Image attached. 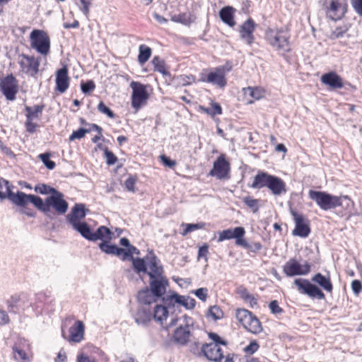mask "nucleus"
<instances>
[{
	"mask_svg": "<svg viewBox=\"0 0 362 362\" xmlns=\"http://www.w3.org/2000/svg\"><path fill=\"white\" fill-rule=\"evenodd\" d=\"M230 163L226 160L223 154L219 156L214 162L213 168L209 172V175L223 180L229 177Z\"/></svg>",
	"mask_w": 362,
	"mask_h": 362,
	"instance_id": "nucleus-12",
	"label": "nucleus"
},
{
	"mask_svg": "<svg viewBox=\"0 0 362 362\" xmlns=\"http://www.w3.org/2000/svg\"><path fill=\"white\" fill-rule=\"evenodd\" d=\"M311 270V264L305 262L300 264L295 258L288 260L283 266V272L286 276H305L308 274Z\"/></svg>",
	"mask_w": 362,
	"mask_h": 362,
	"instance_id": "nucleus-7",
	"label": "nucleus"
},
{
	"mask_svg": "<svg viewBox=\"0 0 362 362\" xmlns=\"http://www.w3.org/2000/svg\"><path fill=\"white\" fill-rule=\"evenodd\" d=\"M139 255L140 254L139 250H138L136 247L131 245L129 247H128L127 250L124 249V252L122 254V259L123 261L129 259L132 260V258H134L133 257V255Z\"/></svg>",
	"mask_w": 362,
	"mask_h": 362,
	"instance_id": "nucleus-46",
	"label": "nucleus"
},
{
	"mask_svg": "<svg viewBox=\"0 0 362 362\" xmlns=\"http://www.w3.org/2000/svg\"><path fill=\"white\" fill-rule=\"evenodd\" d=\"M3 182L5 185V189L7 192L6 199H8L13 204L18 206L25 207L28 203H32L39 209L40 197L34 194H27L21 191L14 193L12 192L13 185L6 180H4Z\"/></svg>",
	"mask_w": 362,
	"mask_h": 362,
	"instance_id": "nucleus-4",
	"label": "nucleus"
},
{
	"mask_svg": "<svg viewBox=\"0 0 362 362\" xmlns=\"http://www.w3.org/2000/svg\"><path fill=\"white\" fill-rule=\"evenodd\" d=\"M275 196H279L286 192L285 182L279 177L272 175L267 187Z\"/></svg>",
	"mask_w": 362,
	"mask_h": 362,
	"instance_id": "nucleus-28",
	"label": "nucleus"
},
{
	"mask_svg": "<svg viewBox=\"0 0 362 362\" xmlns=\"http://www.w3.org/2000/svg\"><path fill=\"white\" fill-rule=\"evenodd\" d=\"M245 234V230L243 227H241L240 235L235 238V244L237 245L242 246L244 248H250V245L248 244V243L246 241V240L244 239Z\"/></svg>",
	"mask_w": 362,
	"mask_h": 362,
	"instance_id": "nucleus-51",
	"label": "nucleus"
},
{
	"mask_svg": "<svg viewBox=\"0 0 362 362\" xmlns=\"http://www.w3.org/2000/svg\"><path fill=\"white\" fill-rule=\"evenodd\" d=\"M345 7L343 0H332L327 8V15L333 21L339 20L344 14Z\"/></svg>",
	"mask_w": 362,
	"mask_h": 362,
	"instance_id": "nucleus-19",
	"label": "nucleus"
},
{
	"mask_svg": "<svg viewBox=\"0 0 362 362\" xmlns=\"http://www.w3.org/2000/svg\"><path fill=\"white\" fill-rule=\"evenodd\" d=\"M111 230L106 226H100L95 232H92L90 241H96L98 240H103L105 237H107L109 240L112 239Z\"/></svg>",
	"mask_w": 362,
	"mask_h": 362,
	"instance_id": "nucleus-36",
	"label": "nucleus"
},
{
	"mask_svg": "<svg viewBox=\"0 0 362 362\" xmlns=\"http://www.w3.org/2000/svg\"><path fill=\"white\" fill-rule=\"evenodd\" d=\"M312 281L317 284L327 292H332L333 289L332 284L329 277H326L320 273H317L312 277Z\"/></svg>",
	"mask_w": 362,
	"mask_h": 362,
	"instance_id": "nucleus-32",
	"label": "nucleus"
},
{
	"mask_svg": "<svg viewBox=\"0 0 362 362\" xmlns=\"http://www.w3.org/2000/svg\"><path fill=\"white\" fill-rule=\"evenodd\" d=\"M266 40L276 51L283 54L291 51L289 35L282 30L267 29Z\"/></svg>",
	"mask_w": 362,
	"mask_h": 362,
	"instance_id": "nucleus-3",
	"label": "nucleus"
},
{
	"mask_svg": "<svg viewBox=\"0 0 362 362\" xmlns=\"http://www.w3.org/2000/svg\"><path fill=\"white\" fill-rule=\"evenodd\" d=\"M77 362H95V360L93 357H89L83 353H80L77 356Z\"/></svg>",
	"mask_w": 362,
	"mask_h": 362,
	"instance_id": "nucleus-63",
	"label": "nucleus"
},
{
	"mask_svg": "<svg viewBox=\"0 0 362 362\" xmlns=\"http://www.w3.org/2000/svg\"><path fill=\"white\" fill-rule=\"evenodd\" d=\"M71 227L79 233L82 237L90 241L92 231L90 226L87 223L81 221L71 226Z\"/></svg>",
	"mask_w": 362,
	"mask_h": 362,
	"instance_id": "nucleus-35",
	"label": "nucleus"
},
{
	"mask_svg": "<svg viewBox=\"0 0 362 362\" xmlns=\"http://www.w3.org/2000/svg\"><path fill=\"white\" fill-rule=\"evenodd\" d=\"M163 302L168 307L174 306L175 303L184 306L187 309H192L194 308L196 301L189 296H180L177 293H173L167 298H163Z\"/></svg>",
	"mask_w": 362,
	"mask_h": 362,
	"instance_id": "nucleus-17",
	"label": "nucleus"
},
{
	"mask_svg": "<svg viewBox=\"0 0 362 362\" xmlns=\"http://www.w3.org/2000/svg\"><path fill=\"white\" fill-rule=\"evenodd\" d=\"M241 226L235 228H228L218 233V242H223L226 240H230L240 235Z\"/></svg>",
	"mask_w": 362,
	"mask_h": 362,
	"instance_id": "nucleus-34",
	"label": "nucleus"
},
{
	"mask_svg": "<svg viewBox=\"0 0 362 362\" xmlns=\"http://www.w3.org/2000/svg\"><path fill=\"white\" fill-rule=\"evenodd\" d=\"M350 25L349 24L343 25L342 26L337 27L332 33L330 35L331 39H339L343 37L348 32Z\"/></svg>",
	"mask_w": 362,
	"mask_h": 362,
	"instance_id": "nucleus-43",
	"label": "nucleus"
},
{
	"mask_svg": "<svg viewBox=\"0 0 362 362\" xmlns=\"http://www.w3.org/2000/svg\"><path fill=\"white\" fill-rule=\"evenodd\" d=\"M168 286V279L163 276H151L149 280V289L161 298L163 302V298H167L170 295L165 296L167 286Z\"/></svg>",
	"mask_w": 362,
	"mask_h": 362,
	"instance_id": "nucleus-16",
	"label": "nucleus"
},
{
	"mask_svg": "<svg viewBox=\"0 0 362 362\" xmlns=\"http://www.w3.org/2000/svg\"><path fill=\"white\" fill-rule=\"evenodd\" d=\"M291 214L295 222V228L292 231V235L303 238H307L310 233L308 220L296 211H292Z\"/></svg>",
	"mask_w": 362,
	"mask_h": 362,
	"instance_id": "nucleus-15",
	"label": "nucleus"
},
{
	"mask_svg": "<svg viewBox=\"0 0 362 362\" xmlns=\"http://www.w3.org/2000/svg\"><path fill=\"white\" fill-rule=\"evenodd\" d=\"M201 352L209 361L214 362H233V358L229 356H225L223 351L218 344L213 343L203 344Z\"/></svg>",
	"mask_w": 362,
	"mask_h": 362,
	"instance_id": "nucleus-8",
	"label": "nucleus"
},
{
	"mask_svg": "<svg viewBox=\"0 0 362 362\" xmlns=\"http://www.w3.org/2000/svg\"><path fill=\"white\" fill-rule=\"evenodd\" d=\"M86 215L85 206L83 204H76L71 209V213L66 216V221L69 224L73 226L81 222Z\"/></svg>",
	"mask_w": 362,
	"mask_h": 362,
	"instance_id": "nucleus-21",
	"label": "nucleus"
},
{
	"mask_svg": "<svg viewBox=\"0 0 362 362\" xmlns=\"http://www.w3.org/2000/svg\"><path fill=\"white\" fill-rule=\"evenodd\" d=\"M231 67L226 66H220L214 69L213 71L208 74L206 79H202L203 81L216 85L219 88H224L226 86V73L230 71Z\"/></svg>",
	"mask_w": 362,
	"mask_h": 362,
	"instance_id": "nucleus-13",
	"label": "nucleus"
},
{
	"mask_svg": "<svg viewBox=\"0 0 362 362\" xmlns=\"http://www.w3.org/2000/svg\"><path fill=\"white\" fill-rule=\"evenodd\" d=\"M151 255L150 257L147 256L146 257V259L148 262V266L150 269V272H148L149 278H151V276L155 277L157 276H163V267L159 264L160 260L152 252H151Z\"/></svg>",
	"mask_w": 362,
	"mask_h": 362,
	"instance_id": "nucleus-25",
	"label": "nucleus"
},
{
	"mask_svg": "<svg viewBox=\"0 0 362 362\" xmlns=\"http://www.w3.org/2000/svg\"><path fill=\"white\" fill-rule=\"evenodd\" d=\"M137 299L142 306L149 308H151V306L152 304L154 305L158 303V300H161L160 297L155 296V293H153L148 287L139 291Z\"/></svg>",
	"mask_w": 362,
	"mask_h": 362,
	"instance_id": "nucleus-20",
	"label": "nucleus"
},
{
	"mask_svg": "<svg viewBox=\"0 0 362 362\" xmlns=\"http://www.w3.org/2000/svg\"><path fill=\"white\" fill-rule=\"evenodd\" d=\"M152 320L151 308L141 306L134 315V320L139 325L146 326Z\"/></svg>",
	"mask_w": 362,
	"mask_h": 362,
	"instance_id": "nucleus-26",
	"label": "nucleus"
},
{
	"mask_svg": "<svg viewBox=\"0 0 362 362\" xmlns=\"http://www.w3.org/2000/svg\"><path fill=\"white\" fill-rule=\"evenodd\" d=\"M51 207L54 208L59 214H65L68 209L69 204L64 199V194L58 190L54 194L47 197L45 202L40 198L38 210L49 216Z\"/></svg>",
	"mask_w": 362,
	"mask_h": 362,
	"instance_id": "nucleus-2",
	"label": "nucleus"
},
{
	"mask_svg": "<svg viewBox=\"0 0 362 362\" xmlns=\"http://www.w3.org/2000/svg\"><path fill=\"white\" fill-rule=\"evenodd\" d=\"M205 226H206V223L204 222H199L197 223H188L186 225V228L185 229L184 232L182 233V235H185L187 233H189L195 230L202 229L205 227Z\"/></svg>",
	"mask_w": 362,
	"mask_h": 362,
	"instance_id": "nucleus-53",
	"label": "nucleus"
},
{
	"mask_svg": "<svg viewBox=\"0 0 362 362\" xmlns=\"http://www.w3.org/2000/svg\"><path fill=\"white\" fill-rule=\"evenodd\" d=\"M133 267L136 273H147V264L145 259L143 258H132L131 260Z\"/></svg>",
	"mask_w": 362,
	"mask_h": 362,
	"instance_id": "nucleus-38",
	"label": "nucleus"
},
{
	"mask_svg": "<svg viewBox=\"0 0 362 362\" xmlns=\"http://www.w3.org/2000/svg\"><path fill=\"white\" fill-rule=\"evenodd\" d=\"M98 110L103 114L106 115L110 118H114L115 117V113L107 107L103 102H100L98 105Z\"/></svg>",
	"mask_w": 362,
	"mask_h": 362,
	"instance_id": "nucleus-54",
	"label": "nucleus"
},
{
	"mask_svg": "<svg viewBox=\"0 0 362 362\" xmlns=\"http://www.w3.org/2000/svg\"><path fill=\"white\" fill-rule=\"evenodd\" d=\"M95 88V83L93 81H88L86 82H83L81 84V91L84 94H87L90 91L93 90Z\"/></svg>",
	"mask_w": 362,
	"mask_h": 362,
	"instance_id": "nucleus-55",
	"label": "nucleus"
},
{
	"mask_svg": "<svg viewBox=\"0 0 362 362\" xmlns=\"http://www.w3.org/2000/svg\"><path fill=\"white\" fill-rule=\"evenodd\" d=\"M151 55V49L145 45L139 46V53L138 56V61L141 64L146 62Z\"/></svg>",
	"mask_w": 362,
	"mask_h": 362,
	"instance_id": "nucleus-39",
	"label": "nucleus"
},
{
	"mask_svg": "<svg viewBox=\"0 0 362 362\" xmlns=\"http://www.w3.org/2000/svg\"><path fill=\"white\" fill-rule=\"evenodd\" d=\"M70 78L68 75V68L64 66L56 72V88L55 90L64 93L69 87Z\"/></svg>",
	"mask_w": 362,
	"mask_h": 362,
	"instance_id": "nucleus-18",
	"label": "nucleus"
},
{
	"mask_svg": "<svg viewBox=\"0 0 362 362\" xmlns=\"http://www.w3.org/2000/svg\"><path fill=\"white\" fill-rule=\"evenodd\" d=\"M151 62L155 71L160 72L163 76H170V73L167 70V67L163 59L156 56L153 57Z\"/></svg>",
	"mask_w": 362,
	"mask_h": 362,
	"instance_id": "nucleus-37",
	"label": "nucleus"
},
{
	"mask_svg": "<svg viewBox=\"0 0 362 362\" xmlns=\"http://www.w3.org/2000/svg\"><path fill=\"white\" fill-rule=\"evenodd\" d=\"M351 4L356 12L362 16V0H351Z\"/></svg>",
	"mask_w": 362,
	"mask_h": 362,
	"instance_id": "nucleus-64",
	"label": "nucleus"
},
{
	"mask_svg": "<svg viewBox=\"0 0 362 362\" xmlns=\"http://www.w3.org/2000/svg\"><path fill=\"white\" fill-rule=\"evenodd\" d=\"M205 112L211 115H216L222 114V108L218 103H213L211 104V109H205Z\"/></svg>",
	"mask_w": 362,
	"mask_h": 362,
	"instance_id": "nucleus-56",
	"label": "nucleus"
},
{
	"mask_svg": "<svg viewBox=\"0 0 362 362\" xmlns=\"http://www.w3.org/2000/svg\"><path fill=\"white\" fill-rule=\"evenodd\" d=\"M252 315V313L246 309H238L236 310V318L243 327L248 322Z\"/></svg>",
	"mask_w": 362,
	"mask_h": 362,
	"instance_id": "nucleus-40",
	"label": "nucleus"
},
{
	"mask_svg": "<svg viewBox=\"0 0 362 362\" xmlns=\"http://www.w3.org/2000/svg\"><path fill=\"white\" fill-rule=\"evenodd\" d=\"M21 300V297L18 294L13 295L7 300V305L9 312L16 313L17 305Z\"/></svg>",
	"mask_w": 362,
	"mask_h": 362,
	"instance_id": "nucleus-48",
	"label": "nucleus"
},
{
	"mask_svg": "<svg viewBox=\"0 0 362 362\" xmlns=\"http://www.w3.org/2000/svg\"><path fill=\"white\" fill-rule=\"evenodd\" d=\"M243 202L249 207L250 208L253 213H256L259 210V205L258 202L259 200L256 199H253L250 197H245L243 199Z\"/></svg>",
	"mask_w": 362,
	"mask_h": 362,
	"instance_id": "nucleus-49",
	"label": "nucleus"
},
{
	"mask_svg": "<svg viewBox=\"0 0 362 362\" xmlns=\"http://www.w3.org/2000/svg\"><path fill=\"white\" fill-rule=\"evenodd\" d=\"M160 160L163 165L170 168H173L176 165V162L175 160H171L169 157L166 156L165 155L160 156Z\"/></svg>",
	"mask_w": 362,
	"mask_h": 362,
	"instance_id": "nucleus-61",
	"label": "nucleus"
},
{
	"mask_svg": "<svg viewBox=\"0 0 362 362\" xmlns=\"http://www.w3.org/2000/svg\"><path fill=\"white\" fill-rule=\"evenodd\" d=\"M269 308L272 312V313L274 315H279L283 313V309L279 307L278 301L276 300H274L270 302L269 305Z\"/></svg>",
	"mask_w": 362,
	"mask_h": 362,
	"instance_id": "nucleus-57",
	"label": "nucleus"
},
{
	"mask_svg": "<svg viewBox=\"0 0 362 362\" xmlns=\"http://www.w3.org/2000/svg\"><path fill=\"white\" fill-rule=\"evenodd\" d=\"M293 283L301 293L305 294L312 298L319 300L325 298V295L321 289L315 284L310 283L308 279H296Z\"/></svg>",
	"mask_w": 362,
	"mask_h": 362,
	"instance_id": "nucleus-9",
	"label": "nucleus"
},
{
	"mask_svg": "<svg viewBox=\"0 0 362 362\" xmlns=\"http://www.w3.org/2000/svg\"><path fill=\"white\" fill-rule=\"evenodd\" d=\"M255 23L252 18L244 22L240 28V34L242 39L246 41L247 45H251L254 41L253 32Z\"/></svg>",
	"mask_w": 362,
	"mask_h": 362,
	"instance_id": "nucleus-23",
	"label": "nucleus"
},
{
	"mask_svg": "<svg viewBox=\"0 0 362 362\" xmlns=\"http://www.w3.org/2000/svg\"><path fill=\"white\" fill-rule=\"evenodd\" d=\"M30 46L42 55H47L50 49V39L42 30H33L30 34Z\"/></svg>",
	"mask_w": 362,
	"mask_h": 362,
	"instance_id": "nucleus-6",
	"label": "nucleus"
},
{
	"mask_svg": "<svg viewBox=\"0 0 362 362\" xmlns=\"http://www.w3.org/2000/svg\"><path fill=\"white\" fill-rule=\"evenodd\" d=\"M244 328L255 334H257L262 331V326L260 321L253 315L245 325Z\"/></svg>",
	"mask_w": 362,
	"mask_h": 362,
	"instance_id": "nucleus-33",
	"label": "nucleus"
},
{
	"mask_svg": "<svg viewBox=\"0 0 362 362\" xmlns=\"http://www.w3.org/2000/svg\"><path fill=\"white\" fill-rule=\"evenodd\" d=\"M92 0H81V6L80 9L84 13L86 16L89 14V7L91 5Z\"/></svg>",
	"mask_w": 362,
	"mask_h": 362,
	"instance_id": "nucleus-60",
	"label": "nucleus"
},
{
	"mask_svg": "<svg viewBox=\"0 0 362 362\" xmlns=\"http://www.w3.org/2000/svg\"><path fill=\"white\" fill-rule=\"evenodd\" d=\"M105 155L108 165H113L117 162V158L115 155L112 152L108 151L107 148H105Z\"/></svg>",
	"mask_w": 362,
	"mask_h": 362,
	"instance_id": "nucleus-59",
	"label": "nucleus"
},
{
	"mask_svg": "<svg viewBox=\"0 0 362 362\" xmlns=\"http://www.w3.org/2000/svg\"><path fill=\"white\" fill-rule=\"evenodd\" d=\"M308 197L323 211L332 210L338 206H341L350 212L354 205V202L346 195L335 196L325 191L310 189L308 192Z\"/></svg>",
	"mask_w": 362,
	"mask_h": 362,
	"instance_id": "nucleus-1",
	"label": "nucleus"
},
{
	"mask_svg": "<svg viewBox=\"0 0 362 362\" xmlns=\"http://www.w3.org/2000/svg\"><path fill=\"white\" fill-rule=\"evenodd\" d=\"M321 81L323 84L329 86L332 89L341 88L344 87L341 77L334 71H330L323 74L321 77Z\"/></svg>",
	"mask_w": 362,
	"mask_h": 362,
	"instance_id": "nucleus-22",
	"label": "nucleus"
},
{
	"mask_svg": "<svg viewBox=\"0 0 362 362\" xmlns=\"http://www.w3.org/2000/svg\"><path fill=\"white\" fill-rule=\"evenodd\" d=\"M19 57L20 59L18 61V64L22 71L30 76H35L39 71L40 59L35 58L33 56H28L25 54H22Z\"/></svg>",
	"mask_w": 362,
	"mask_h": 362,
	"instance_id": "nucleus-10",
	"label": "nucleus"
},
{
	"mask_svg": "<svg viewBox=\"0 0 362 362\" xmlns=\"http://www.w3.org/2000/svg\"><path fill=\"white\" fill-rule=\"evenodd\" d=\"M223 316V313L222 310L217 305L211 306L206 313V317L214 320H220Z\"/></svg>",
	"mask_w": 362,
	"mask_h": 362,
	"instance_id": "nucleus-44",
	"label": "nucleus"
},
{
	"mask_svg": "<svg viewBox=\"0 0 362 362\" xmlns=\"http://www.w3.org/2000/svg\"><path fill=\"white\" fill-rule=\"evenodd\" d=\"M84 325L82 321L77 320L69 329V341L78 343L84 336Z\"/></svg>",
	"mask_w": 362,
	"mask_h": 362,
	"instance_id": "nucleus-24",
	"label": "nucleus"
},
{
	"mask_svg": "<svg viewBox=\"0 0 362 362\" xmlns=\"http://www.w3.org/2000/svg\"><path fill=\"white\" fill-rule=\"evenodd\" d=\"M90 132V129L84 128H79L76 131H74L73 133L69 136V141H74L76 139H81L83 138L86 134Z\"/></svg>",
	"mask_w": 362,
	"mask_h": 362,
	"instance_id": "nucleus-52",
	"label": "nucleus"
},
{
	"mask_svg": "<svg viewBox=\"0 0 362 362\" xmlns=\"http://www.w3.org/2000/svg\"><path fill=\"white\" fill-rule=\"evenodd\" d=\"M35 191L41 194H54L57 190L45 184H39L35 187Z\"/></svg>",
	"mask_w": 362,
	"mask_h": 362,
	"instance_id": "nucleus-47",
	"label": "nucleus"
},
{
	"mask_svg": "<svg viewBox=\"0 0 362 362\" xmlns=\"http://www.w3.org/2000/svg\"><path fill=\"white\" fill-rule=\"evenodd\" d=\"M130 87L132 89V105L138 110L148 98L146 86L139 82L132 81Z\"/></svg>",
	"mask_w": 362,
	"mask_h": 362,
	"instance_id": "nucleus-14",
	"label": "nucleus"
},
{
	"mask_svg": "<svg viewBox=\"0 0 362 362\" xmlns=\"http://www.w3.org/2000/svg\"><path fill=\"white\" fill-rule=\"evenodd\" d=\"M40 159L42 160L43 164L46 166L49 170H52L55 168V163L49 159L50 153H45L39 155Z\"/></svg>",
	"mask_w": 362,
	"mask_h": 362,
	"instance_id": "nucleus-50",
	"label": "nucleus"
},
{
	"mask_svg": "<svg viewBox=\"0 0 362 362\" xmlns=\"http://www.w3.org/2000/svg\"><path fill=\"white\" fill-rule=\"evenodd\" d=\"M13 354L17 362H30V359L25 351L18 348L16 345L13 347Z\"/></svg>",
	"mask_w": 362,
	"mask_h": 362,
	"instance_id": "nucleus-42",
	"label": "nucleus"
},
{
	"mask_svg": "<svg viewBox=\"0 0 362 362\" xmlns=\"http://www.w3.org/2000/svg\"><path fill=\"white\" fill-rule=\"evenodd\" d=\"M245 94H249L255 100H259L264 95V90L259 87H247L245 89Z\"/></svg>",
	"mask_w": 362,
	"mask_h": 362,
	"instance_id": "nucleus-45",
	"label": "nucleus"
},
{
	"mask_svg": "<svg viewBox=\"0 0 362 362\" xmlns=\"http://www.w3.org/2000/svg\"><path fill=\"white\" fill-rule=\"evenodd\" d=\"M163 305L156 303L155 304L151 310L152 319H154L156 322H158L160 325H163V321L165 320L168 316V310L167 304L164 302Z\"/></svg>",
	"mask_w": 362,
	"mask_h": 362,
	"instance_id": "nucleus-27",
	"label": "nucleus"
},
{
	"mask_svg": "<svg viewBox=\"0 0 362 362\" xmlns=\"http://www.w3.org/2000/svg\"><path fill=\"white\" fill-rule=\"evenodd\" d=\"M18 81L13 74H10L0 81V90L8 100H15L18 93Z\"/></svg>",
	"mask_w": 362,
	"mask_h": 362,
	"instance_id": "nucleus-11",
	"label": "nucleus"
},
{
	"mask_svg": "<svg viewBox=\"0 0 362 362\" xmlns=\"http://www.w3.org/2000/svg\"><path fill=\"white\" fill-rule=\"evenodd\" d=\"M272 175L267 173L260 171L254 177V180L250 185L253 189H262L263 187H268L269 181Z\"/></svg>",
	"mask_w": 362,
	"mask_h": 362,
	"instance_id": "nucleus-29",
	"label": "nucleus"
},
{
	"mask_svg": "<svg viewBox=\"0 0 362 362\" xmlns=\"http://www.w3.org/2000/svg\"><path fill=\"white\" fill-rule=\"evenodd\" d=\"M234 12L235 8L229 6L223 7L219 12L220 18L222 21L230 27H233L235 25Z\"/></svg>",
	"mask_w": 362,
	"mask_h": 362,
	"instance_id": "nucleus-30",
	"label": "nucleus"
},
{
	"mask_svg": "<svg viewBox=\"0 0 362 362\" xmlns=\"http://www.w3.org/2000/svg\"><path fill=\"white\" fill-rule=\"evenodd\" d=\"M351 288L356 295H358L362 290V284L359 280H354L351 283Z\"/></svg>",
	"mask_w": 362,
	"mask_h": 362,
	"instance_id": "nucleus-62",
	"label": "nucleus"
},
{
	"mask_svg": "<svg viewBox=\"0 0 362 362\" xmlns=\"http://www.w3.org/2000/svg\"><path fill=\"white\" fill-rule=\"evenodd\" d=\"M174 332V339L180 345H185L194 336L195 327L193 318L185 315Z\"/></svg>",
	"mask_w": 362,
	"mask_h": 362,
	"instance_id": "nucleus-5",
	"label": "nucleus"
},
{
	"mask_svg": "<svg viewBox=\"0 0 362 362\" xmlns=\"http://www.w3.org/2000/svg\"><path fill=\"white\" fill-rule=\"evenodd\" d=\"M44 109V105H35L33 107H25L27 119H33L38 117Z\"/></svg>",
	"mask_w": 362,
	"mask_h": 362,
	"instance_id": "nucleus-41",
	"label": "nucleus"
},
{
	"mask_svg": "<svg viewBox=\"0 0 362 362\" xmlns=\"http://www.w3.org/2000/svg\"><path fill=\"white\" fill-rule=\"evenodd\" d=\"M99 248L102 252L107 255L120 257L124 249L117 247L116 245L110 244L108 241H103L99 244Z\"/></svg>",
	"mask_w": 362,
	"mask_h": 362,
	"instance_id": "nucleus-31",
	"label": "nucleus"
},
{
	"mask_svg": "<svg viewBox=\"0 0 362 362\" xmlns=\"http://www.w3.org/2000/svg\"><path fill=\"white\" fill-rule=\"evenodd\" d=\"M194 293L201 300L205 302L208 296V289L206 288H199L194 291Z\"/></svg>",
	"mask_w": 362,
	"mask_h": 362,
	"instance_id": "nucleus-58",
	"label": "nucleus"
}]
</instances>
